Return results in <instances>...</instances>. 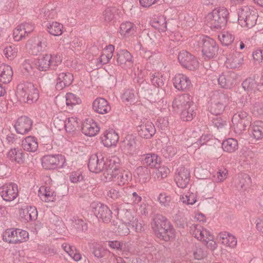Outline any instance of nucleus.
Instances as JSON below:
<instances>
[{
	"label": "nucleus",
	"mask_w": 263,
	"mask_h": 263,
	"mask_svg": "<svg viewBox=\"0 0 263 263\" xmlns=\"http://www.w3.org/2000/svg\"><path fill=\"white\" fill-rule=\"evenodd\" d=\"M119 161L118 157L111 159L107 171L103 173V180L105 182H112L115 185L122 186L132 181V175L129 171L120 168Z\"/></svg>",
	"instance_id": "nucleus-1"
},
{
	"label": "nucleus",
	"mask_w": 263,
	"mask_h": 263,
	"mask_svg": "<svg viewBox=\"0 0 263 263\" xmlns=\"http://www.w3.org/2000/svg\"><path fill=\"white\" fill-rule=\"evenodd\" d=\"M151 226L156 236L162 240L167 241L175 237L174 229L166 218L162 215L155 216Z\"/></svg>",
	"instance_id": "nucleus-2"
},
{
	"label": "nucleus",
	"mask_w": 263,
	"mask_h": 263,
	"mask_svg": "<svg viewBox=\"0 0 263 263\" xmlns=\"http://www.w3.org/2000/svg\"><path fill=\"white\" fill-rule=\"evenodd\" d=\"M117 158L115 156L109 157L104 160L103 155L101 153L92 154L89 159L88 167L90 171L95 173H99L103 171L106 173L109 167L108 165L111 159Z\"/></svg>",
	"instance_id": "nucleus-3"
},
{
	"label": "nucleus",
	"mask_w": 263,
	"mask_h": 263,
	"mask_svg": "<svg viewBox=\"0 0 263 263\" xmlns=\"http://www.w3.org/2000/svg\"><path fill=\"white\" fill-rule=\"evenodd\" d=\"M228 15L229 11L226 8L218 7L208 13L206 19L211 28L220 29L226 24Z\"/></svg>",
	"instance_id": "nucleus-4"
},
{
	"label": "nucleus",
	"mask_w": 263,
	"mask_h": 263,
	"mask_svg": "<svg viewBox=\"0 0 263 263\" xmlns=\"http://www.w3.org/2000/svg\"><path fill=\"white\" fill-rule=\"evenodd\" d=\"M62 61V59L59 54H45L35 59L34 64L39 70L46 71L50 68L55 69Z\"/></svg>",
	"instance_id": "nucleus-5"
},
{
	"label": "nucleus",
	"mask_w": 263,
	"mask_h": 263,
	"mask_svg": "<svg viewBox=\"0 0 263 263\" xmlns=\"http://www.w3.org/2000/svg\"><path fill=\"white\" fill-rule=\"evenodd\" d=\"M257 13L251 6H242L238 10V22L242 27L251 28L256 23Z\"/></svg>",
	"instance_id": "nucleus-6"
},
{
	"label": "nucleus",
	"mask_w": 263,
	"mask_h": 263,
	"mask_svg": "<svg viewBox=\"0 0 263 263\" xmlns=\"http://www.w3.org/2000/svg\"><path fill=\"white\" fill-rule=\"evenodd\" d=\"M17 93L24 101L29 104L36 102L39 98V92L32 83H25L17 86Z\"/></svg>",
	"instance_id": "nucleus-7"
},
{
	"label": "nucleus",
	"mask_w": 263,
	"mask_h": 263,
	"mask_svg": "<svg viewBox=\"0 0 263 263\" xmlns=\"http://www.w3.org/2000/svg\"><path fill=\"white\" fill-rule=\"evenodd\" d=\"M198 45L201 48L203 55L207 58H213L217 54L218 47L212 39L205 37H197Z\"/></svg>",
	"instance_id": "nucleus-8"
},
{
	"label": "nucleus",
	"mask_w": 263,
	"mask_h": 263,
	"mask_svg": "<svg viewBox=\"0 0 263 263\" xmlns=\"http://www.w3.org/2000/svg\"><path fill=\"white\" fill-rule=\"evenodd\" d=\"M41 163L46 170L62 168L67 165L65 156L61 154L45 155L41 158Z\"/></svg>",
	"instance_id": "nucleus-9"
},
{
	"label": "nucleus",
	"mask_w": 263,
	"mask_h": 263,
	"mask_svg": "<svg viewBox=\"0 0 263 263\" xmlns=\"http://www.w3.org/2000/svg\"><path fill=\"white\" fill-rule=\"evenodd\" d=\"M232 122L234 132L240 135L246 129L250 124V117L247 112L239 111L233 115Z\"/></svg>",
	"instance_id": "nucleus-10"
},
{
	"label": "nucleus",
	"mask_w": 263,
	"mask_h": 263,
	"mask_svg": "<svg viewBox=\"0 0 263 263\" xmlns=\"http://www.w3.org/2000/svg\"><path fill=\"white\" fill-rule=\"evenodd\" d=\"M178 60L183 68L190 70H194L199 66L197 59L186 51H181L179 53Z\"/></svg>",
	"instance_id": "nucleus-11"
},
{
	"label": "nucleus",
	"mask_w": 263,
	"mask_h": 263,
	"mask_svg": "<svg viewBox=\"0 0 263 263\" xmlns=\"http://www.w3.org/2000/svg\"><path fill=\"white\" fill-rule=\"evenodd\" d=\"M34 29L31 23L25 22L17 25L13 30V38L15 41L19 42L26 38Z\"/></svg>",
	"instance_id": "nucleus-12"
},
{
	"label": "nucleus",
	"mask_w": 263,
	"mask_h": 263,
	"mask_svg": "<svg viewBox=\"0 0 263 263\" xmlns=\"http://www.w3.org/2000/svg\"><path fill=\"white\" fill-rule=\"evenodd\" d=\"M92 206L93 213L99 219L105 223L110 221L112 212L107 205L101 203H97L92 204Z\"/></svg>",
	"instance_id": "nucleus-13"
},
{
	"label": "nucleus",
	"mask_w": 263,
	"mask_h": 263,
	"mask_svg": "<svg viewBox=\"0 0 263 263\" xmlns=\"http://www.w3.org/2000/svg\"><path fill=\"white\" fill-rule=\"evenodd\" d=\"M191 178L190 171L184 166L179 167L175 173V181L177 185L181 189L186 187Z\"/></svg>",
	"instance_id": "nucleus-14"
},
{
	"label": "nucleus",
	"mask_w": 263,
	"mask_h": 263,
	"mask_svg": "<svg viewBox=\"0 0 263 263\" xmlns=\"http://www.w3.org/2000/svg\"><path fill=\"white\" fill-rule=\"evenodd\" d=\"M18 187L14 183H8L0 187V194L4 200L11 201L18 196Z\"/></svg>",
	"instance_id": "nucleus-15"
},
{
	"label": "nucleus",
	"mask_w": 263,
	"mask_h": 263,
	"mask_svg": "<svg viewBox=\"0 0 263 263\" xmlns=\"http://www.w3.org/2000/svg\"><path fill=\"white\" fill-rule=\"evenodd\" d=\"M194 106L192 97L189 94L185 93L177 96L173 102L172 106L174 111L179 112L183 109L189 108Z\"/></svg>",
	"instance_id": "nucleus-16"
},
{
	"label": "nucleus",
	"mask_w": 263,
	"mask_h": 263,
	"mask_svg": "<svg viewBox=\"0 0 263 263\" xmlns=\"http://www.w3.org/2000/svg\"><path fill=\"white\" fill-rule=\"evenodd\" d=\"M137 130L138 135L142 138L149 139L156 133V130L154 124L149 121L144 120L142 121L137 127Z\"/></svg>",
	"instance_id": "nucleus-17"
},
{
	"label": "nucleus",
	"mask_w": 263,
	"mask_h": 263,
	"mask_svg": "<svg viewBox=\"0 0 263 263\" xmlns=\"http://www.w3.org/2000/svg\"><path fill=\"white\" fill-rule=\"evenodd\" d=\"M174 87L179 91H185L192 87L190 78L183 73L176 74L173 79Z\"/></svg>",
	"instance_id": "nucleus-18"
},
{
	"label": "nucleus",
	"mask_w": 263,
	"mask_h": 263,
	"mask_svg": "<svg viewBox=\"0 0 263 263\" xmlns=\"http://www.w3.org/2000/svg\"><path fill=\"white\" fill-rule=\"evenodd\" d=\"M236 75L233 72H226L219 75L218 83L220 87L224 89H231L236 83Z\"/></svg>",
	"instance_id": "nucleus-19"
},
{
	"label": "nucleus",
	"mask_w": 263,
	"mask_h": 263,
	"mask_svg": "<svg viewBox=\"0 0 263 263\" xmlns=\"http://www.w3.org/2000/svg\"><path fill=\"white\" fill-rule=\"evenodd\" d=\"M190 232L193 237L203 242L207 240L208 237H212L211 232L199 224H193L191 226Z\"/></svg>",
	"instance_id": "nucleus-20"
},
{
	"label": "nucleus",
	"mask_w": 263,
	"mask_h": 263,
	"mask_svg": "<svg viewBox=\"0 0 263 263\" xmlns=\"http://www.w3.org/2000/svg\"><path fill=\"white\" fill-rule=\"evenodd\" d=\"M32 120L26 116H22L19 118L14 125L16 132L22 135L28 133L32 128Z\"/></svg>",
	"instance_id": "nucleus-21"
},
{
	"label": "nucleus",
	"mask_w": 263,
	"mask_h": 263,
	"mask_svg": "<svg viewBox=\"0 0 263 263\" xmlns=\"http://www.w3.org/2000/svg\"><path fill=\"white\" fill-rule=\"evenodd\" d=\"M38 195L41 200L45 202H54L56 200V192L48 186H41L39 190Z\"/></svg>",
	"instance_id": "nucleus-22"
},
{
	"label": "nucleus",
	"mask_w": 263,
	"mask_h": 263,
	"mask_svg": "<svg viewBox=\"0 0 263 263\" xmlns=\"http://www.w3.org/2000/svg\"><path fill=\"white\" fill-rule=\"evenodd\" d=\"M100 128L96 122L92 119H86L82 124V131L86 136L93 137L99 132Z\"/></svg>",
	"instance_id": "nucleus-23"
},
{
	"label": "nucleus",
	"mask_w": 263,
	"mask_h": 263,
	"mask_svg": "<svg viewBox=\"0 0 263 263\" xmlns=\"http://www.w3.org/2000/svg\"><path fill=\"white\" fill-rule=\"evenodd\" d=\"M122 150L124 154L129 156L136 157L138 154L139 150L133 137L128 136L126 138L123 142Z\"/></svg>",
	"instance_id": "nucleus-24"
},
{
	"label": "nucleus",
	"mask_w": 263,
	"mask_h": 263,
	"mask_svg": "<svg viewBox=\"0 0 263 263\" xmlns=\"http://www.w3.org/2000/svg\"><path fill=\"white\" fill-rule=\"evenodd\" d=\"M118 134L114 130L105 131L101 137V141L105 147L115 146L119 141Z\"/></svg>",
	"instance_id": "nucleus-25"
},
{
	"label": "nucleus",
	"mask_w": 263,
	"mask_h": 263,
	"mask_svg": "<svg viewBox=\"0 0 263 263\" xmlns=\"http://www.w3.org/2000/svg\"><path fill=\"white\" fill-rule=\"evenodd\" d=\"M118 65L123 68H127L132 66L133 64V57L126 50H121L117 54Z\"/></svg>",
	"instance_id": "nucleus-26"
},
{
	"label": "nucleus",
	"mask_w": 263,
	"mask_h": 263,
	"mask_svg": "<svg viewBox=\"0 0 263 263\" xmlns=\"http://www.w3.org/2000/svg\"><path fill=\"white\" fill-rule=\"evenodd\" d=\"M92 108L96 112L104 115L108 113L110 111L111 106L106 99L98 97L93 101Z\"/></svg>",
	"instance_id": "nucleus-27"
},
{
	"label": "nucleus",
	"mask_w": 263,
	"mask_h": 263,
	"mask_svg": "<svg viewBox=\"0 0 263 263\" xmlns=\"http://www.w3.org/2000/svg\"><path fill=\"white\" fill-rule=\"evenodd\" d=\"M218 238L220 242L227 248L234 249L237 244L236 237L228 232H221L219 233Z\"/></svg>",
	"instance_id": "nucleus-28"
},
{
	"label": "nucleus",
	"mask_w": 263,
	"mask_h": 263,
	"mask_svg": "<svg viewBox=\"0 0 263 263\" xmlns=\"http://www.w3.org/2000/svg\"><path fill=\"white\" fill-rule=\"evenodd\" d=\"M73 81L72 74L69 72H60L57 79L56 88L62 90L71 84Z\"/></svg>",
	"instance_id": "nucleus-29"
},
{
	"label": "nucleus",
	"mask_w": 263,
	"mask_h": 263,
	"mask_svg": "<svg viewBox=\"0 0 263 263\" xmlns=\"http://www.w3.org/2000/svg\"><path fill=\"white\" fill-rule=\"evenodd\" d=\"M243 62V55L239 52L230 53L227 57L226 64L228 67L236 68L240 67Z\"/></svg>",
	"instance_id": "nucleus-30"
},
{
	"label": "nucleus",
	"mask_w": 263,
	"mask_h": 263,
	"mask_svg": "<svg viewBox=\"0 0 263 263\" xmlns=\"http://www.w3.org/2000/svg\"><path fill=\"white\" fill-rule=\"evenodd\" d=\"M249 132L252 138L256 140L263 138V121L257 120L251 123Z\"/></svg>",
	"instance_id": "nucleus-31"
},
{
	"label": "nucleus",
	"mask_w": 263,
	"mask_h": 263,
	"mask_svg": "<svg viewBox=\"0 0 263 263\" xmlns=\"http://www.w3.org/2000/svg\"><path fill=\"white\" fill-rule=\"evenodd\" d=\"M151 24L160 32H165L167 30L166 17L163 15H154L151 18Z\"/></svg>",
	"instance_id": "nucleus-32"
},
{
	"label": "nucleus",
	"mask_w": 263,
	"mask_h": 263,
	"mask_svg": "<svg viewBox=\"0 0 263 263\" xmlns=\"http://www.w3.org/2000/svg\"><path fill=\"white\" fill-rule=\"evenodd\" d=\"M20 216L23 221L29 222L37 218V212L34 206H26L20 210Z\"/></svg>",
	"instance_id": "nucleus-33"
},
{
	"label": "nucleus",
	"mask_w": 263,
	"mask_h": 263,
	"mask_svg": "<svg viewBox=\"0 0 263 263\" xmlns=\"http://www.w3.org/2000/svg\"><path fill=\"white\" fill-rule=\"evenodd\" d=\"M209 96L208 101L216 103H222L223 104L227 105L229 101L228 95L220 90L211 92Z\"/></svg>",
	"instance_id": "nucleus-34"
},
{
	"label": "nucleus",
	"mask_w": 263,
	"mask_h": 263,
	"mask_svg": "<svg viewBox=\"0 0 263 263\" xmlns=\"http://www.w3.org/2000/svg\"><path fill=\"white\" fill-rule=\"evenodd\" d=\"M141 162L147 167L157 168L160 164V160L157 155L153 153H148L142 156Z\"/></svg>",
	"instance_id": "nucleus-35"
},
{
	"label": "nucleus",
	"mask_w": 263,
	"mask_h": 263,
	"mask_svg": "<svg viewBox=\"0 0 263 263\" xmlns=\"http://www.w3.org/2000/svg\"><path fill=\"white\" fill-rule=\"evenodd\" d=\"M13 71L12 68L8 65L2 64L0 65V82L6 84L12 79Z\"/></svg>",
	"instance_id": "nucleus-36"
},
{
	"label": "nucleus",
	"mask_w": 263,
	"mask_h": 263,
	"mask_svg": "<svg viewBox=\"0 0 263 263\" xmlns=\"http://www.w3.org/2000/svg\"><path fill=\"white\" fill-rule=\"evenodd\" d=\"M63 25L56 21L48 22L46 25L47 31L51 35L59 36L63 33Z\"/></svg>",
	"instance_id": "nucleus-37"
},
{
	"label": "nucleus",
	"mask_w": 263,
	"mask_h": 263,
	"mask_svg": "<svg viewBox=\"0 0 263 263\" xmlns=\"http://www.w3.org/2000/svg\"><path fill=\"white\" fill-rule=\"evenodd\" d=\"M22 147L25 151L34 152L38 148L37 139L33 136H28L22 141Z\"/></svg>",
	"instance_id": "nucleus-38"
},
{
	"label": "nucleus",
	"mask_w": 263,
	"mask_h": 263,
	"mask_svg": "<svg viewBox=\"0 0 263 263\" xmlns=\"http://www.w3.org/2000/svg\"><path fill=\"white\" fill-rule=\"evenodd\" d=\"M136 29L135 24L130 22H126L121 24L120 33L123 37H128L136 32Z\"/></svg>",
	"instance_id": "nucleus-39"
},
{
	"label": "nucleus",
	"mask_w": 263,
	"mask_h": 263,
	"mask_svg": "<svg viewBox=\"0 0 263 263\" xmlns=\"http://www.w3.org/2000/svg\"><path fill=\"white\" fill-rule=\"evenodd\" d=\"M7 156L10 160L18 163H22L24 159V154L22 149L18 148H11L7 152Z\"/></svg>",
	"instance_id": "nucleus-40"
},
{
	"label": "nucleus",
	"mask_w": 263,
	"mask_h": 263,
	"mask_svg": "<svg viewBox=\"0 0 263 263\" xmlns=\"http://www.w3.org/2000/svg\"><path fill=\"white\" fill-rule=\"evenodd\" d=\"M222 148L226 152L229 153H234L238 149V142L234 138H228L222 142Z\"/></svg>",
	"instance_id": "nucleus-41"
},
{
	"label": "nucleus",
	"mask_w": 263,
	"mask_h": 263,
	"mask_svg": "<svg viewBox=\"0 0 263 263\" xmlns=\"http://www.w3.org/2000/svg\"><path fill=\"white\" fill-rule=\"evenodd\" d=\"M63 249L69 255L74 261H79L82 259V256L75 247L67 243H64L62 245Z\"/></svg>",
	"instance_id": "nucleus-42"
},
{
	"label": "nucleus",
	"mask_w": 263,
	"mask_h": 263,
	"mask_svg": "<svg viewBox=\"0 0 263 263\" xmlns=\"http://www.w3.org/2000/svg\"><path fill=\"white\" fill-rule=\"evenodd\" d=\"M45 42L43 39L36 37L33 39L30 47V50L33 54L36 55L43 51Z\"/></svg>",
	"instance_id": "nucleus-43"
},
{
	"label": "nucleus",
	"mask_w": 263,
	"mask_h": 263,
	"mask_svg": "<svg viewBox=\"0 0 263 263\" xmlns=\"http://www.w3.org/2000/svg\"><path fill=\"white\" fill-rule=\"evenodd\" d=\"M120 214L122 222L128 223V226H130V223L133 222L134 219L136 218L134 212L126 209H121L120 211Z\"/></svg>",
	"instance_id": "nucleus-44"
},
{
	"label": "nucleus",
	"mask_w": 263,
	"mask_h": 263,
	"mask_svg": "<svg viewBox=\"0 0 263 263\" xmlns=\"http://www.w3.org/2000/svg\"><path fill=\"white\" fill-rule=\"evenodd\" d=\"M65 128L67 133H72L77 130L79 126V122L77 118H67L65 122Z\"/></svg>",
	"instance_id": "nucleus-45"
},
{
	"label": "nucleus",
	"mask_w": 263,
	"mask_h": 263,
	"mask_svg": "<svg viewBox=\"0 0 263 263\" xmlns=\"http://www.w3.org/2000/svg\"><path fill=\"white\" fill-rule=\"evenodd\" d=\"M178 112L181 119L184 121H191L196 116L194 106L189 107V108L183 109Z\"/></svg>",
	"instance_id": "nucleus-46"
},
{
	"label": "nucleus",
	"mask_w": 263,
	"mask_h": 263,
	"mask_svg": "<svg viewBox=\"0 0 263 263\" xmlns=\"http://www.w3.org/2000/svg\"><path fill=\"white\" fill-rule=\"evenodd\" d=\"M209 109L211 114L214 115L221 114L224 110L227 105L222 103H216L215 102L208 101Z\"/></svg>",
	"instance_id": "nucleus-47"
},
{
	"label": "nucleus",
	"mask_w": 263,
	"mask_h": 263,
	"mask_svg": "<svg viewBox=\"0 0 263 263\" xmlns=\"http://www.w3.org/2000/svg\"><path fill=\"white\" fill-rule=\"evenodd\" d=\"M180 200L183 204L191 205L195 204L197 201V195L192 192H187L180 197Z\"/></svg>",
	"instance_id": "nucleus-48"
},
{
	"label": "nucleus",
	"mask_w": 263,
	"mask_h": 263,
	"mask_svg": "<svg viewBox=\"0 0 263 263\" xmlns=\"http://www.w3.org/2000/svg\"><path fill=\"white\" fill-rule=\"evenodd\" d=\"M234 35L227 31L221 32L218 35L220 42L225 46L230 45L234 41Z\"/></svg>",
	"instance_id": "nucleus-49"
},
{
	"label": "nucleus",
	"mask_w": 263,
	"mask_h": 263,
	"mask_svg": "<svg viewBox=\"0 0 263 263\" xmlns=\"http://www.w3.org/2000/svg\"><path fill=\"white\" fill-rule=\"evenodd\" d=\"M18 48L15 46L9 45L6 46L3 50V53L5 57L9 60H12L17 56Z\"/></svg>",
	"instance_id": "nucleus-50"
},
{
	"label": "nucleus",
	"mask_w": 263,
	"mask_h": 263,
	"mask_svg": "<svg viewBox=\"0 0 263 263\" xmlns=\"http://www.w3.org/2000/svg\"><path fill=\"white\" fill-rule=\"evenodd\" d=\"M165 79L163 75L159 72H155L151 76V81L153 84L158 87L163 86Z\"/></svg>",
	"instance_id": "nucleus-51"
},
{
	"label": "nucleus",
	"mask_w": 263,
	"mask_h": 263,
	"mask_svg": "<svg viewBox=\"0 0 263 263\" xmlns=\"http://www.w3.org/2000/svg\"><path fill=\"white\" fill-rule=\"evenodd\" d=\"M15 234V243L26 241L29 238L28 233L23 230L16 229Z\"/></svg>",
	"instance_id": "nucleus-52"
},
{
	"label": "nucleus",
	"mask_w": 263,
	"mask_h": 263,
	"mask_svg": "<svg viewBox=\"0 0 263 263\" xmlns=\"http://www.w3.org/2000/svg\"><path fill=\"white\" fill-rule=\"evenodd\" d=\"M228 175V170L224 167H222L219 169L216 175L214 176V180L217 183H221L227 179Z\"/></svg>",
	"instance_id": "nucleus-53"
},
{
	"label": "nucleus",
	"mask_w": 263,
	"mask_h": 263,
	"mask_svg": "<svg viewBox=\"0 0 263 263\" xmlns=\"http://www.w3.org/2000/svg\"><path fill=\"white\" fill-rule=\"evenodd\" d=\"M65 98L66 104L67 106L72 107V106L81 103L80 99L72 93H67Z\"/></svg>",
	"instance_id": "nucleus-54"
},
{
	"label": "nucleus",
	"mask_w": 263,
	"mask_h": 263,
	"mask_svg": "<svg viewBox=\"0 0 263 263\" xmlns=\"http://www.w3.org/2000/svg\"><path fill=\"white\" fill-rule=\"evenodd\" d=\"M242 86L245 90L252 92L256 89L257 84L254 80L249 78L242 82Z\"/></svg>",
	"instance_id": "nucleus-55"
},
{
	"label": "nucleus",
	"mask_w": 263,
	"mask_h": 263,
	"mask_svg": "<svg viewBox=\"0 0 263 263\" xmlns=\"http://www.w3.org/2000/svg\"><path fill=\"white\" fill-rule=\"evenodd\" d=\"M162 153L166 158H170L176 155L177 149L171 144H168L163 148Z\"/></svg>",
	"instance_id": "nucleus-56"
},
{
	"label": "nucleus",
	"mask_w": 263,
	"mask_h": 263,
	"mask_svg": "<svg viewBox=\"0 0 263 263\" xmlns=\"http://www.w3.org/2000/svg\"><path fill=\"white\" fill-rule=\"evenodd\" d=\"M15 232H16V229L6 230L3 235V240L9 243H15Z\"/></svg>",
	"instance_id": "nucleus-57"
},
{
	"label": "nucleus",
	"mask_w": 263,
	"mask_h": 263,
	"mask_svg": "<svg viewBox=\"0 0 263 263\" xmlns=\"http://www.w3.org/2000/svg\"><path fill=\"white\" fill-rule=\"evenodd\" d=\"M136 99V94L133 90H126L122 95V99L124 102H128L130 104L135 102Z\"/></svg>",
	"instance_id": "nucleus-58"
},
{
	"label": "nucleus",
	"mask_w": 263,
	"mask_h": 263,
	"mask_svg": "<svg viewBox=\"0 0 263 263\" xmlns=\"http://www.w3.org/2000/svg\"><path fill=\"white\" fill-rule=\"evenodd\" d=\"M170 172V170L167 167L165 166H160L156 173L155 178V179L160 180L166 178Z\"/></svg>",
	"instance_id": "nucleus-59"
},
{
	"label": "nucleus",
	"mask_w": 263,
	"mask_h": 263,
	"mask_svg": "<svg viewBox=\"0 0 263 263\" xmlns=\"http://www.w3.org/2000/svg\"><path fill=\"white\" fill-rule=\"evenodd\" d=\"M129 227L130 226H128V223L123 222L118 226L116 230V233L119 236L127 235L130 232Z\"/></svg>",
	"instance_id": "nucleus-60"
},
{
	"label": "nucleus",
	"mask_w": 263,
	"mask_h": 263,
	"mask_svg": "<svg viewBox=\"0 0 263 263\" xmlns=\"http://www.w3.org/2000/svg\"><path fill=\"white\" fill-rule=\"evenodd\" d=\"M21 69L24 73H31L33 71V67L31 60L27 59L24 60L21 65Z\"/></svg>",
	"instance_id": "nucleus-61"
},
{
	"label": "nucleus",
	"mask_w": 263,
	"mask_h": 263,
	"mask_svg": "<svg viewBox=\"0 0 263 263\" xmlns=\"http://www.w3.org/2000/svg\"><path fill=\"white\" fill-rule=\"evenodd\" d=\"M69 179L72 183H78L84 180V177L80 171L72 172L69 175Z\"/></svg>",
	"instance_id": "nucleus-62"
},
{
	"label": "nucleus",
	"mask_w": 263,
	"mask_h": 263,
	"mask_svg": "<svg viewBox=\"0 0 263 263\" xmlns=\"http://www.w3.org/2000/svg\"><path fill=\"white\" fill-rule=\"evenodd\" d=\"M252 114L256 116L263 115V103L261 102H256L253 104L252 107Z\"/></svg>",
	"instance_id": "nucleus-63"
},
{
	"label": "nucleus",
	"mask_w": 263,
	"mask_h": 263,
	"mask_svg": "<svg viewBox=\"0 0 263 263\" xmlns=\"http://www.w3.org/2000/svg\"><path fill=\"white\" fill-rule=\"evenodd\" d=\"M106 253V250L99 245H96L94 247L93 253L96 257L102 258L104 257Z\"/></svg>",
	"instance_id": "nucleus-64"
}]
</instances>
